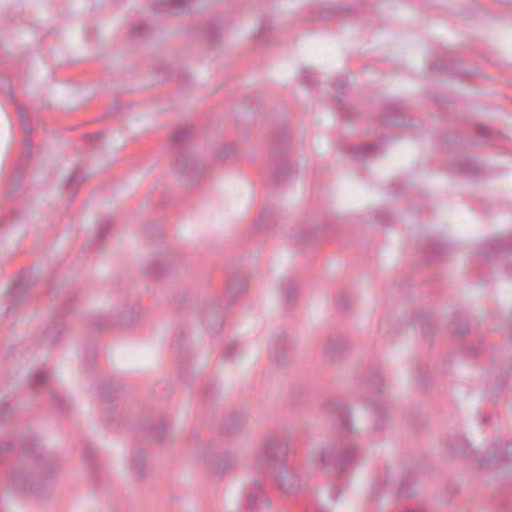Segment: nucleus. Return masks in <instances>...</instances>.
I'll return each instance as SVG.
<instances>
[{
  "label": "nucleus",
  "instance_id": "1",
  "mask_svg": "<svg viewBox=\"0 0 512 512\" xmlns=\"http://www.w3.org/2000/svg\"><path fill=\"white\" fill-rule=\"evenodd\" d=\"M456 453L474 459L482 468L495 469L501 465L512 463V443L499 439L489 447L487 457L480 456L470 449L468 441L458 437L448 444Z\"/></svg>",
  "mask_w": 512,
  "mask_h": 512
},
{
  "label": "nucleus",
  "instance_id": "2",
  "mask_svg": "<svg viewBox=\"0 0 512 512\" xmlns=\"http://www.w3.org/2000/svg\"><path fill=\"white\" fill-rule=\"evenodd\" d=\"M359 456V451L348 441L342 442L336 449L333 446H325L309 454V461L322 469H334L342 471Z\"/></svg>",
  "mask_w": 512,
  "mask_h": 512
},
{
  "label": "nucleus",
  "instance_id": "3",
  "mask_svg": "<svg viewBox=\"0 0 512 512\" xmlns=\"http://www.w3.org/2000/svg\"><path fill=\"white\" fill-rule=\"evenodd\" d=\"M289 452L288 443L268 440L260 449L256 464L261 469H267L275 473L287 463Z\"/></svg>",
  "mask_w": 512,
  "mask_h": 512
},
{
  "label": "nucleus",
  "instance_id": "4",
  "mask_svg": "<svg viewBox=\"0 0 512 512\" xmlns=\"http://www.w3.org/2000/svg\"><path fill=\"white\" fill-rule=\"evenodd\" d=\"M273 474L279 489L285 494H294L305 485L304 479L288 464Z\"/></svg>",
  "mask_w": 512,
  "mask_h": 512
},
{
  "label": "nucleus",
  "instance_id": "5",
  "mask_svg": "<svg viewBox=\"0 0 512 512\" xmlns=\"http://www.w3.org/2000/svg\"><path fill=\"white\" fill-rule=\"evenodd\" d=\"M324 411L332 421H334L335 418L339 419L340 433L343 438H347L348 436L352 435L353 431L349 412L343 401L339 399L330 400L325 405Z\"/></svg>",
  "mask_w": 512,
  "mask_h": 512
},
{
  "label": "nucleus",
  "instance_id": "6",
  "mask_svg": "<svg viewBox=\"0 0 512 512\" xmlns=\"http://www.w3.org/2000/svg\"><path fill=\"white\" fill-rule=\"evenodd\" d=\"M270 502L259 482H254L247 490L246 508L250 512H264L268 510Z\"/></svg>",
  "mask_w": 512,
  "mask_h": 512
},
{
  "label": "nucleus",
  "instance_id": "7",
  "mask_svg": "<svg viewBox=\"0 0 512 512\" xmlns=\"http://www.w3.org/2000/svg\"><path fill=\"white\" fill-rule=\"evenodd\" d=\"M347 347L346 340L341 336H330L324 348L325 356L334 361L341 357L343 350Z\"/></svg>",
  "mask_w": 512,
  "mask_h": 512
},
{
  "label": "nucleus",
  "instance_id": "8",
  "mask_svg": "<svg viewBox=\"0 0 512 512\" xmlns=\"http://www.w3.org/2000/svg\"><path fill=\"white\" fill-rule=\"evenodd\" d=\"M287 343L284 335H281L272 341L269 344V354L273 361L277 365H283L286 362V352Z\"/></svg>",
  "mask_w": 512,
  "mask_h": 512
},
{
  "label": "nucleus",
  "instance_id": "9",
  "mask_svg": "<svg viewBox=\"0 0 512 512\" xmlns=\"http://www.w3.org/2000/svg\"><path fill=\"white\" fill-rule=\"evenodd\" d=\"M12 484L18 490H30L34 492L36 495L40 496V487L38 483L33 479H28L27 477L17 473L12 476Z\"/></svg>",
  "mask_w": 512,
  "mask_h": 512
},
{
  "label": "nucleus",
  "instance_id": "10",
  "mask_svg": "<svg viewBox=\"0 0 512 512\" xmlns=\"http://www.w3.org/2000/svg\"><path fill=\"white\" fill-rule=\"evenodd\" d=\"M132 467L138 479H143L146 475V462L142 451H138L132 457Z\"/></svg>",
  "mask_w": 512,
  "mask_h": 512
},
{
  "label": "nucleus",
  "instance_id": "11",
  "mask_svg": "<svg viewBox=\"0 0 512 512\" xmlns=\"http://www.w3.org/2000/svg\"><path fill=\"white\" fill-rule=\"evenodd\" d=\"M193 136V131L191 127L185 126L179 128L175 133L173 137V141L177 145H183L190 141V139Z\"/></svg>",
  "mask_w": 512,
  "mask_h": 512
},
{
  "label": "nucleus",
  "instance_id": "12",
  "mask_svg": "<svg viewBox=\"0 0 512 512\" xmlns=\"http://www.w3.org/2000/svg\"><path fill=\"white\" fill-rule=\"evenodd\" d=\"M37 458V477L42 478L45 475V479L48 480V474H50L52 468V461L50 459L43 458L40 454H37Z\"/></svg>",
  "mask_w": 512,
  "mask_h": 512
},
{
  "label": "nucleus",
  "instance_id": "13",
  "mask_svg": "<svg viewBox=\"0 0 512 512\" xmlns=\"http://www.w3.org/2000/svg\"><path fill=\"white\" fill-rule=\"evenodd\" d=\"M284 290L286 293V304L288 307H291L298 296V289L293 283L288 282L285 284Z\"/></svg>",
  "mask_w": 512,
  "mask_h": 512
},
{
  "label": "nucleus",
  "instance_id": "14",
  "mask_svg": "<svg viewBox=\"0 0 512 512\" xmlns=\"http://www.w3.org/2000/svg\"><path fill=\"white\" fill-rule=\"evenodd\" d=\"M378 147L379 145L374 143L361 145L357 148V156L361 158L362 156L371 155Z\"/></svg>",
  "mask_w": 512,
  "mask_h": 512
},
{
  "label": "nucleus",
  "instance_id": "15",
  "mask_svg": "<svg viewBox=\"0 0 512 512\" xmlns=\"http://www.w3.org/2000/svg\"><path fill=\"white\" fill-rule=\"evenodd\" d=\"M301 81L303 84L307 86H311L315 82L314 74L310 69H302L301 71Z\"/></svg>",
  "mask_w": 512,
  "mask_h": 512
},
{
  "label": "nucleus",
  "instance_id": "16",
  "mask_svg": "<svg viewBox=\"0 0 512 512\" xmlns=\"http://www.w3.org/2000/svg\"><path fill=\"white\" fill-rule=\"evenodd\" d=\"M291 171V166L288 163H283L281 166L277 167L274 171V176L279 181L281 177Z\"/></svg>",
  "mask_w": 512,
  "mask_h": 512
},
{
  "label": "nucleus",
  "instance_id": "17",
  "mask_svg": "<svg viewBox=\"0 0 512 512\" xmlns=\"http://www.w3.org/2000/svg\"><path fill=\"white\" fill-rule=\"evenodd\" d=\"M81 181H84L81 175L78 172H73L68 178L67 187L74 189L75 185H78Z\"/></svg>",
  "mask_w": 512,
  "mask_h": 512
},
{
  "label": "nucleus",
  "instance_id": "18",
  "mask_svg": "<svg viewBox=\"0 0 512 512\" xmlns=\"http://www.w3.org/2000/svg\"><path fill=\"white\" fill-rule=\"evenodd\" d=\"M47 378L43 372H38L33 377V384L35 386H43L46 385Z\"/></svg>",
  "mask_w": 512,
  "mask_h": 512
},
{
  "label": "nucleus",
  "instance_id": "19",
  "mask_svg": "<svg viewBox=\"0 0 512 512\" xmlns=\"http://www.w3.org/2000/svg\"><path fill=\"white\" fill-rule=\"evenodd\" d=\"M233 466L231 461H220L216 466V472L223 475L227 469Z\"/></svg>",
  "mask_w": 512,
  "mask_h": 512
},
{
  "label": "nucleus",
  "instance_id": "20",
  "mask_svg": "<svg viewBox=\"0 0 512 512\" xmlns=\"http://www.w3.org/2000/svg\"><path fill=\"white\" fill-rule=\"evenodd\" d=\"M93 455H94V448L91 446H87L83 452V457H84L85 462L90 463L92 465Z\"/></svg>",
  "mask_w": 512,
  "mask_h": 512
},
{
  "label": "nucleus",
  "instance_id": "21",
  "mask_svg": "<svg viewBox=\"0 0 512 512\" xmlns=\"http://www.w3.org/2000/svg\"><path fill=\"white\" fill-rule=\"evenodd\" d=\"M170 1H171V5L175 9H178V10L185 9L189 4V0H170Z\"/></svg>",
  "mask_w": 512,
  "mask_h": 512
},
{
  "label": "nucleus",
  "instance_id": "22",
  "mask_svg": "<svg viewBox=\"0 0 512 512\" xmlns=\"http://www.w3.org/2000/svg\"><path fill=\"white\" fill-rule=\"evenodd\" d=\"M19 114H20L21 119H22V127H23L24 131L27 134H30L32 132V128H31V126L29 124L24 122V118L26 116V112L22 108H19Z\"/></svg>",
  "mask_w": 512,
  "mask_h": 512
},
{
  "label": "nucleus",
  "instance_id": "23",
  "mask_svg": "<svg viewBox=\"0 0 512 512\" xmlns=\"http://www.w3.org/2000/svg\"><path fill=\"white\" fill-rule=\"evenodd\" d=\"M109 228H110V224H109V223H106V224L102 225V226H101V227H99V228H98V230H97V236H98L99 238L104 237V236L108 233Z\"/></svg>",
  "mask_w": 512,
  "mask_h": 512
},
{
  "label": "nucleus",
  "instance_id": "24",
  "mask_svg": "<svg viewBox=\"0 0 512 512\" xmlns=\"http://www.w3.org/2000/svg\"><path fill=\"white\" fill-rule=\"evenodd\" d=\"M238 349V345L237 344H231L227 347L226 349V352L224 354L225 358L226 359H231L232 358V351H236Z\"/></svg>",
  "mask_w": 512,
  "mask_h": 512
},
{
  "label": "nucleus",
  "instance_id": "25",
  "mask_svg": "<svg viewBox=\"0 0 512 512\" xmlns=\"http://www.w3.org/2000/svg\"><path fill=\"white\" fill-rule=\"evenodd\" d=\"M24 150L27 153V155H31L32 153V142L30 139L25 140L24 142Z\"/></svg>",
  "mask_w": 512,
  "mask_h": 512
},
{
  "label": "nucleus",
  "instance_id": "26",
  "mask_svg": "<svg viewBox=\"0 0 512 512\" xmlns=\"http://www.w3.org/2000/svg\"><path fill=\"white\" fill-rule=\"evenodd\" d=\"M36 446H37L36 443L34 441H31L29 445L25 444L24 449H25L26 452L36 453V450H35Z\"/></svg>",
  "mask_w": 512,
  "mask_h": 512
},
{
  "label": "nucleus",
  "instance_id": "27",
  "mask_svg": "<svg viewBox=\"0 0 512 512\" xmlns=\"http://www.w3.org/2000/svg\"><path fill=\"white\" fill-rule=\"evenodd\" d=\"M399 493L404 498H409L411 496V493L404 487V485L400 486Z\"/></svg>",
  "mask_w": 512,
  "mask_h": 512
},
{
  "label": "nucleus",
  "instance_id": "28",
  "mask_svg": "<svg viewBox=\"0 0 512 512\" xmlns=\"http://www.w3.org/2000/svg\"><path fill=\"white\" fill-rule=\"evenodd\" d=\"M0 410H2L3 412H10L12 410L11 406L9 405V403L7 402H2L0 403Z\"/></svg>",
  "mask_w": 512,
  "mask_h": 512
},
{
  "label": "nucleus",
  "instance_id": "29",
  "mask_svg": "<svg viewBox=\"0 0 512 512\" xmlns=\"http://www.w3.org/2000/svg\"><path fill=\"white\" fill-rule=\"evenodd\" d=\"M144 29H145V27H144V26H140V25H138V26H136V27H135L134 33H135L136 35H138V36H142V35H143V33H144Z\"/></svg>",
  "mask_w": 512,
  "mask_h": 512
},
{
  "label": "nucleus",
  "instance_id": "30",
  "mask_svg": "<svg viewBox=\"0 0 512 512\" xmlns=\"http://www.w3.org/2000/svg\"><path fill=\"white\" fill-rule=\"evenodd\" d=\"M207 36L209 39L211 40H214L216 37H217V34L214 32V28L211 27L208 31H207Z\"/></svg>",
  "mask_w": 512,
  "mask_h": 512
},
{
  "label": "nucleus",
  "instance_id": "31",
  "mask_svg": "<svg viewBox=\"0 0 512 512\" xmlns=\"http://www.w3.org/2000/svg\"><path fill=\"white\" fill-rule=\"evenodd\" d=\"M45 337L49 338L51 341H55L56 340V338L53 335V332H52L51 328L47 329V331L45 333Z\"/></svg>",
  "mask_w": 512,
  "mask_h": 512
},
{
  "label": "nucleus",
  "instance_id": "32",
  "mask_svg": "<svg viewBox=\"0 0 512 512\" xmlns=\"http://www.w3.org/2000/svg\"><path fill=\"white\" fill-rule=\"evenodd\" d=\"M166 429V426L163 424V425H160L158 427V435L159 437L162 439L163 438V435H164V431Z\"/></svg>",
  "mask_w": 512,
  "mask_h": 512
},
{
  "label": "nucleus",
  "instance_id": "33",
  "mask_svg": "<svg viewBox=\"0 0 512 512\" xmlns=\"http://www.w3.org/2000/svg\"><path fill=\"white\" fill-rule=\"evenodd\" d=\"M11 449V445L10 444H5L3 446L0 447V455L2 454L3 451H8Z\"/></svg>",
  "mask_w": 512,
  "mask_h": 512
},
{
  "label": "nucleus",
  "instance_id": "34",
  "mask_svg": "<svg viewBox=\"0 0 512 512\" xmlns=\"http://www.w3.org/2000/svg\"><path fill=\"white\" fill-rule=\"evenodd\" d=\"M236 285H237V282H236V281L231 282V283L229 284V286H228V289H229L230 291H232V290L234 289V287H236Z\"/></svg>",
  "mask_w": 512,
  "mask_h": 512
},
{
  "label": "nucleus",
  "instance_id": "35",
  "mask_svg": "<svg viewBox=\"0 0 512 512\" xmlns=\"http://www.w3.org/2000/svg\"><path fill=\"white\" fill-rule=\"evenodd\" d=\"M406 512H423V510L419 509V508H417V509H408V510H406Z\"/></svg>",
  "mask_w": 512,
  "mask_h": 512
},
{
  "label": "nucleus",
  "instance_id": "36",
  "mask_svg": "<svg viewBox=\"0 0 512 512\" xmlns=\"http://www.w3.org/2000/svg\"><path fill=\"white\" fill-rule=\"evenodd\" d=\"M16 290H17V284L14 283L13 288H12V293H16Z\"/></svg>",
  "mask_w": 512,
  "mask_h": 512
},
{
  "label": "nucleus",
  "instance_id": "37",
  "mask_svg": "<svg viewBox=\"0 0 512 512\" xmlns=\"http://www.w3.org/2000/svg\"><path fill=\"white\" fill-rule=\"evenodd\" d=\"M380 382H381L380 378H376L375 382H373V385H377Z\"/></svg>",
  "mask_w": 512,
  "mask_h": 512
}]
</instances>
